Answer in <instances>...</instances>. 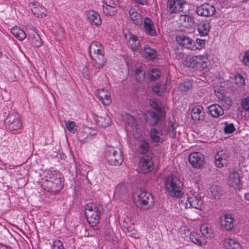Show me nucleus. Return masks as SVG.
I'll return each instance as SVG.
<instances>
[{"instance_id":"f257e3e1","label":"nucleus","mask_w":249,"mask_h":249,"mask_svg":"<svg viewBox=\"0 0 249 249\" xmlns=\"http://www.w3.org/2000/svg\"><path fill=\"white\" fill-rule=\"evenodd\" d=\"M44 179L42 184V188L49 192L57 194L63 187L62 178L60 172L56 171H45L43 173Z\"/></svg>"},{"instance_id":"f03ea898","label":"nucleus","mask_w":249,"mask_h":249,"mask_svg":"<svg viewBox=\"0 0 249 249\" xmlns=\"http://www.w3.org/2000/svg\"><path fill=\"white\" fill-rule=\"evenodd\" d=\"M165 186L170 196L172 197H179L183 194V183L176 176L171 175L167 177L165 180Z\"/></svg>"},{"instance_id":"7ed1b4c3","label":"nucleus","mask_w":249,"mask_h":249,"mask_svg":"<svg viewBox=\"0 0 249 249\" xmlns=\"http://www.w3.org/2000/svg\"><path fill=\"white\" fill-rule=\"evenodd\" d=\"M103 209L94 203L87 204L85 213L87 220L91 227L96 226L100 222Z\"/></svg>"},{"instance_id":"20e7f679","label":"nucleus","mask_w":249,"mask_h":249,"mask_svg":"<svg viewBox=\"0 0 249 249\" xmlns=\"http://www.w3.org/2000/svg\"><path fill=\"white\" fill-rule=\"evenodd\" d=\"M105 153L106 160L111 165L119 166L124 161L122 152L119 148L107 146Z\"/></svg>"},{"instance_id":"39448f33","label":"nucleus","mask_w":249,"mask_h":249,"mask_svg":"<svg viewBox=\"0 0 249 249\" xmlns=\"http://www.w3.org/2000/svg\"><path fill=\"white\" fill-rule=\"evenodd\" d=\"M207 59L205 55H194L188 58L185 62V65L194 70L202 71L207 67Z\"/></svg>"},{"instance_id":"423d86ee","label":"nucleus","mask_w":249,"mask_h":249,"mask_svg":"<svg viewBox=\"0 0 249 249\" xmlns=\"http://www.w3.org/2000/svg\"><path fill=\"white\" fill-rule=\"evenodd\" d=\"M186 207H192L195 209H199L202 205L203 201L200 195L196 192L193 190L190 191L186 194Z\"/></svg>"},{"instance_id":"0eeeda50","label":"nucleus","mask_w":249,"mask_h":249,"mask_svg":"<svg viewBox=\"0 0 249 249\" xmlns=\"http://www.w3.org/2000/svg\"><path fill=\"white\" fill-rule=\"evenodd\" d=\"M138 201L141 208L143 210L146 211L154 205L153 196L151 193L141 190L138 195Z\"/></svg>"},{"instance_id":"6e6552de","label":"nucleus","mask_w":249,"mask_h":249,"mask_svg":"<svg viewBox=\"0 0 249 249\" xmlns=\"http://www.w3.org/2000/svg\"><path fill=\"white\" fill-rule=\"evenodd\" d=\"M90 56L92 60V66L95 69H100L105 65L107 60L102 49L100 48L94 49V53L90 54Z\"/></svg>"},{"instance_id":"1a4fd4ad","label":"nucleus","mask_w":249,"mask_h":249,"mask_svg":"<svg viewBox=\"0 0 249 249\" xmlns=\"http://www.w3.org/2000/svg\"><path fill=\"white\" fill-rule=\"evenodd\" d=\"M5 123L7 128L11 131L18 130L22 126L20 115L16 112L9 114L5 119Z\"/></svg>"},{"instance_id":"9d476101","label":"nucleus","mask_w":249,"mask_h":249,"mask_svg":"<svg viewBox=\"0 0 249 249\" xmlns=\"http://www.w3.org/2000/svg\"><path fill=\"white\" fill-rule=\"evenodd\" d=\"M230 152L225 149L218 151L215 155L214 163L218 168L226 166L230 159Z\"/></svg>"},{"instance_id":"9b49d317","label":"nucleus","mask_w":249,"mask_h":249,"mask_svg":"<svg viewBox=\"0 0 249 249\" xmlns=\"http://www.w3.org/2000/svg\"><path fill=\"white\" fill-rule=\"evenodd\" d=\"M186 2L184 0H168L167 10L170 14L183 12Z\"/></svg>"},{"instance_id":"f8f14e48","label":"nucleus","mask_w":249,"mask_h":249,"mask_svg":"<svg viewBox=\"0 0 249 249\" xmlns=\"http://www.w3.org/2000/svg\"><path fill=\"white\" fill-rule=\"evenodd\" d=\"M196 13L199 16L211 17L215 15L216 9L213 5L204 3L197 7Z\"/></svg>"},{"instance_id":"ddd939ff","label":"nucleus","mask_w":249,"mask_h":249,"mask_svg":"<svg viewBox=\"0 0 249 249\" xmlns=\"http://www.w3.org/2000/svg\"><path fill=\"white\" fill-rule=\"evenodd\" d=\"M188 160L193 167L200 168L204 164L205 156L200 152H194L189 155Z\"/></svg>"},{"instance_id":"4468645a","label":"nucleus","mask_w":249,"mask_h":249,"mask_svg":"<svg viewBox=\"0 0 249 249\" xmlns=\"http://www.w3.org/2000/svg\"><path fill=\"white\" fill-rule=\"evenodd\" d=\"M139 166L142 172L148 173L154 169L153 161L150 156H144L140 159Z\"/></svg>"},{"instance_id":"2eb2a0df","label":"nucleus","mask_w":249,"mask_h":249,"mask_svg":"<svg viewBox=\"0 0 249 249\" xmlns=\"http://www.w3.org/2000/svg\"><path fill=\"white\" fill-rule=\"evenodd\" d=\"M176 41L178 44L184 48L189 50H195L196 48L193 40L184 35L177 36Z\"/></svg>"},{"instance_id":"dca6fc26","label":"nucleus","mask_w":249,"mask_h":249,"mask_svg":"<svg viewBox=\"0 0 249 249\" xmlns=\"http://www.w3.org/2000/svg\"><path fill=\"white\" fill-rule=\"evenodd\" d=\"M220 224L222 228L231 231L235 225V221L231 214H227L220 217Z\"/></svg>"},{"instance_id":"f3484780","label":"nucleus","mask_w":249,"mask_h":249,"mask_svg":"<svg viewBox=\"0 0 249 249\" xmlns=\"http://www.w3.org/2000/svg\"><path fill=\"white\" fill-rule=\"evenodd\" d=\"M29 6L33 14L37 17L43 18L46 16L47 9L39 3H31Z\"/></svg>"},{"instance_id":"a211bd4d","label":"nucleus","mask_w":249,"mask_h":249,"mask_svg":"<svg viewBox=\"0 0 249 249\" xmlns=\"http://www.w3.org/2000/svg\"><path fill=\"white\" fill-rule=\"evenodd\" d=\"M165 112L157 113L153 111H149L147 117L149 125L153 127L156 126L161 120L165 117Z\"/></svg>"},{"instance_id":"6ab92c4d","label":"nucleus","mask_w":249,"mask_h":249,"mask_svg":"<svg viewBox=\"0 0 249 249\" xmlns=\"http://www.w3.org/2000/svg\"><path fill=\"white\" fill-rule=\"evenodd\" d=\"M127 44L133 51L139 52L141 50L140 40L137 38V36L133 34H130Z\"/></svg>"},{"instance_id":"aec40b11","label":"nucleus","mask_w":249,"mask_h":249,"mask_svg":"<svg viewBox=\"0 0 249 249\" xmlns=\"http://www.w3.org/2000/svg\"><path fill=\"white\" fill-rule=\"evenodd\" d=\"M89 22L92 25L98 26L102 24V20L99 14L94 10H91L87 13Z\"/></svg>"},{"instance_id":"412c9836","label":"nucleus","mask_w":249,"mask_h":249,"mask_svg":"<svg viewBox=\"0 0 249 249\" xmlns=\"http://www.w3.org/2000/svg\"><path fill=\"white\" fill-rule=\"evenodd\" d=\"M97 95L99 100L105 106H108L111 103L110 93L107 90L100 89L97 90Z\"/></svg>"},{"instance_id":"4be33fe9","label":"nucleus","mask_w":249,"mask_h":249,"mask_svg":"<svg viewBox=\"0 0 249 249\" xmlns=\"http://www.w3.org/2000/svg\"><path fill=\"white\" fill-rule=\"evenodd\" d=\"M210 21L206 20L200 22L197 25V31L201 36H205L208 35L210 31Z\"/></svg>"},{"instance_id":"5701e85b","label":"nucleus","mask_w":249,"mask_h":249,"mask_svg":"<svg viewBox=\"0 0 249 249\" xmlns=\"http://www.w3.org/2000/svg\"><path fill=\"white\" fill-rule=\"evenodd\" d=\"M202 106H195L193 107L191 112V117L195 121H202L205 118V112L202 111Z\"/></svg>"},{"instance_id":"b1692460","label":"nucleus","mask_w":249,"mask_h":249,"mask_svg":"<svg viewBox=\"0 0 249 249\" xmlns=\"http://www.w3.org/2000/svg\"><path fill=\"white\" fill-rule=\"evenodd\" d=\"M209 114L213 118H217L224 114V110L221 106L213 104L208 107Z\"/></svg>"},{"instance_id":"393cba45","label":"nucleus","mask_w":249,"mask_h":249,"mask_svg":"<svg viewBox=\"0 0 249 249\" xmlns=\"http://www.w3.org/2000/svg\"><path fill=\"white\" fill-rule=\"evenodd\" d=\"M179 20L182 25L185 27H192L195 24L194 18L189 15H180Z\"/></svg>"},{"instance_id":"a878e982","label":"nucleus","mask_w":249,"mask_h":249,"mask_svg":"<svg viewBox=\"0 0 249 249\" xmlns=\"http://www.w3.org/2000/svg\"><path fill=\"white\" fill-rule=\"evenodd\" d=\"M94 120L98 126L103 128H106L111 123L110 118L106 114L104 115V116H96V117L94 118Z\"/></svg>"},{"instance_id":"bb28decb","label":"nucleus","mask_w":249,"mask_h":249,"mask_svg":"<svg viewBox=\"0 0 249 249\" xmlns=\"http://www.w3.org/2000/svg\"><path fill=\"white\" fill-rule=\"evenodd\" d=\"M223 245L226 249H242L238 242L231 238H225L223 240Z\"/></svg>"},{"instance_id":"cd10ccee","label":"nucleus","mask_w":249,"mask_h":249,"mask_svg":"<svg viewBox=\"0 0 249 249\" xmlns=\"http://www.w3.org/2000/svg\"><path fill=\"white\" fill-rule=\"evenodd\" d=\"M229 184L233 187H237L240 183V178L237 171L231 172L229 176Z\"/></svg>"},{"instance_id":"c85d7f7f","label":"nucleus","mask_w":249,"mask_h":249,"mask_svg":"<svg viewBox=\"0 0 249 249\" xmlns=\"http://www.w3.org/2000/svg\"><path fill=\"white\" fill-rule=\"evenodd\" d=\"M144 28L147 34L152 36L156 35V32L152 21L148 18H146L143 22Z\"/></svg>"},{"instance_id":"c756f323","label":"nucleus","mask_w":249,"mask_h":249,"mask_svg":"<svg viewBox=\"0 0 249 249\" xmlns=\"http://www.w3.org/2000/svg\"><path fill=\"white\" fill-rule=\"evenodd\" d=\"M163 135L162 130L161 128H156L152 127L150 131V137L153 142H160V137Z\"/></svg>"},{"instance_id":"7c9ffc66","label":"nucleus","mask_w":249,"mask_h":249,"mask_svg":"<svg viewBox=\"0 0 249 249\" xmlns=\"http://www.w3.org/2000/svg\"><path fill=\"white\" fill-rule=\"evenodd\" d=\"M29 38L30 41L34 47L38 48L42 45V40L36 31H33L29 35Z\"/></svg>"},{"instance_id":"2f4dec72","label":"nucleus","mask_w":249,"mask_h":249,"mask_svg":"<svg viewBox=\"0 0 249 249\" xmlns=\"http://www.w3.org/2000/svg\"><path fill=\"white\" fill-rule=\"evenodd\" d=\"M11 33L19 40L22 41L26 37V33L19 27L15 26L11 30Z\"/></svg>"},{"instance_id":"473e14b6","label":"nucleus","mask_w":249,"mask_h":249,"mask_svg":"<svg viewBox=\"0 0 249 249\" xmlns=\"http://www.w3.org/2000/svg\"><path fill=\"white\" fill-rule=\"evenodd\" d=\"M210 192L211 195L214 197L215 199H220L221 196L224 194L222 188L218 185H213L210 188Z\"/></svg>"},{"instance_id":"72a5a7b5","label":"nucleus","mask_w":249,"mask_h":249,"mask_svg":"<svg viewBox=\"0 0 249 249\" xmlns=\"http://www.w3.org/2000/svg\"><path fill=\"white\" fill-rule=\"evenodd\" d=\"M144 57L152 59L156 57L157 53L156 50L151 48L148 45H146L143 48Z\"/></svg>"},{"instance_id":"f704fd0d","label":"nucleus","mask_w":249,"mask_h":249,"mask_svg":"<svg viewBox=\"0 0 249 249\" xmlns=\"http://www.w3.org/2000/svg\"><path fill=\"white\" fill-rule=\"evenodd\" d=\"M149 149V145L148 141L143 140L140 142L139 144L138 151L141 154H145L148 152Z\"/></svg>"},{"instance_id":"c9c22d12","label":"nucleus","mask_w":249,"mask_h":249,"mask_svg":"<svg viewBox=\"0 0 249 249\" xmlns=\"http://www.w3.org/2000/svg\"><path fill=\"white\" fill-rule=\"evenodd\" d=\"M136 79L139 82H143L145 78V71L142 67H140L135 70V71Z\"/></svg>"},{"instance_id":"e433bc0d","label":"nucleus","mask_w":249,"mask_h":249,"mask_svg":"<svg viewBox=\"0 0 249 249\" xmlns=\"http://www.w3.org/2000/svg\"><path fill=\"white\" fill-rule=\"evenodd\" d=\"M150 105L152 108L157 111V113L165 112L163 106L160 103L156 102L155 100H150Z\"/></svg>"},{"instance_id":"4c0bfd02","label":"nucleus","mask_w":249,"mask_h":249,"mask_svg":"<svg viewBox=\"0 0 249 249\" xmlns=\"http://www.w3.org/2000/svg\"><path fill=\"white\" fill-rule=\"evenodd\" d=\"M192 87V83L190 81H185L181 83L178 89L179 91L185 92L189 90Z\"/></svg>"},{"instance_id":"58836bf2","label":"nucleus","mask_w":249,"mask_h":249,"mask_svg":"<svg viewBox=\"0 0 249 249\" xmlns=\"http://www.w3.org/2000/svg\"><path fill=\"white\" fill-rule=\"evenodd\" d=\"M148 75L151 81H155L161 76V72L157 69H152L150 70Z\"/></svg>"},{"instance_id":"ea45409f","label":"nucleus","mask_w":249,"mask_h":249,"mask_svg":"<svg viewBox=\"0 0 249 249\" xmlns=\"http://www.w3.org/2000/svg\"><path fill=\"white\" fill-rule=\"evenodd\" d=\"M152 89L155 93L159 96L161 95L165 90L164 85L159 83H156L153 87Z\"/></svg>"},{"instance_id":"a19ab883","label":"nucleus","mask_w":249,"mask_h":249,"mask_svg":"<svg viewBox=\"0 0 249 249\" xmlns=\"http://www.w3.org/2000/svg\"><path fill=\"white\" fill-rule=\"evenodd\" d=\"M103 11L104 14L107 16H113L117 12V9L112 8L110 7L103 6Z\"/></svg>"},{"instance_id":"79ce46f5","label":"nucleus","mask_w":249,"mask_h":249,"mask_svg":"<svg viewBox=\"0 0 249 249\" xmlns=\"http://www.w3.org/2000/svg\"><path fill=\"white\" fill-rule=\"evenodd\" d=\"M190 240L195 244L201 246L202 243L200 239H199V235L196 232H191L190 235Z\"/></svg>"},{"instance_id":"37998d69","label":"nucleus","mask_w":249,"mask_h":249,"mask_svg":"<svg viewBox=\"0 0 249 249\" xmlns=\"http://www.w3.org/2000/svg\"><path fill=\"white\" fill-rule=\"evenodd\" d=\"M125 121L126 124L131 126H135L137 124L135 118L130 114L126 115Z\"/></svg>"},{"instance_id":"c03bdc74","label":"nucleus","mask_w":249,"mask_h":249,"mask_svg":"<svg viewBox=\"0 0 249 249\" xmlns=\"http://www.w3.org/2000/svg\"><path fill=\"white\" fill-rule=\"evenodd\" d=\"M115 192L122 195H125L127 193L128 190L124 184H119L117 186Z\"/></svg>"},{"instance_id":"a18cd8bd","label":"nucleus","mask_w":249,"mask_h":249,"mask_svg":"<svg viewBox=\"0 0 249 249\" xmlns=\"http://www.w3.org/2000/svg\"><path fill=\"white\" fill-rule=\"evenodd\" d=\"M224 131L225 133H232L235 130V128L233 124L228 123L227 122L225 123Z\"/></svg>"},{"instance_id":"49530a36","label":"nucleus","mask_w":249,"mask_h":249,"mask_svg":"<svg viewBox=\"0 0 249 249\" xmlns=\"http://www.w3.org/2000/svg\"><path fill=\"white\" fill-rule=\"evenodd\" d=\"M9 142L14 147H18V144L20 142V140L18 136L14 135L9 138Z\"/></svg>"},{"instance_id":"de8ad7c7","label":"nucleus","mask_w":249,"mask_h":249,"mask_svg":"<svg viewBox=\"0 0 249 249\" xmlns=\"http://www.w3.org/2000/svg\"><path fill=\"white\" fill-rule=\"evenodd\" d=\"M66 126L71 132L74 133L76 131L75 124L74 122L71 121H65Z\"/></svg>"},{"instance_id":"09e8293b","label":"nucleus","mask_w":249,"mask_h":249,"mask_svg":"<svg viewBox=\"0 0 249 249\" xmlns=\"http://www.w3.org/2000/svg\"><path fill=\"white\" fill-rule=\"evenodd\" d=\"M177 124L175 123H172L170 127L169 128V135L172 139H175L176 136V128Z\"/></svg>"},{"instance_id":"8fccbe9b","label":"nucleus","mask_w":249,"mask_h":249,"mask_svg":"<svg viewBox=\"0 0 249 249\" xmlns=\"http://www.w3.org/2000/svg\"><path fill=\"white\" fill-rule=\"evenodd\" d=\"M102 44L97 41H93L90 44L89 48V52L90 54L91 53V51H93L94 52V49H97L98 48H100L102 49Z\"/></svg>"},{"instance_id":"3c124183","label":"nucleus","mask_w":249,"mask_h":249,"mask_svg":"<svg viewBox=\"0 0 249 249\" xmlns=\"http://www.w3.org/2000/svg\"><path fill=\"white\" fill-rule=\"evenodd\" d=\"M88 137V134L84 131H79L77 133L78 140L81 143H85L86 138Z\"/></svg>"},{"instance_id":"603ef678","label":"nucleus","mask_w":249,"mask_h":249,"mask_svg":"<svg viewBox=\"0 0 249 249\" xmlns=\"http://www.w3.org/2000/svg\"><path fill=\"white\" fill-rule=\"evenodd\" d=\"M241 61L245 66L249 67V50L244 52Z\"/></svg>"},{"instance_id":"864d4df0","label":"nucleus","mask_w":249,"mask_h":249,"mask_svg":"<svg viewBox=\"0 0 249 249\" xmlns=\"http://www.w3.org/2000/svg\"><path fill=\"white\" fill-rule=\"evenodd\" d=\"M235 81L236 84L241 85H244L245 84L244 77L239 73L235 75Z\"/></svg>"},{"instance_id":"5fc2aeb1","label":"nucleus","mask_w":249,"mask_h":249,"mask_svg":"<svg viewBox=\"0 0 249 249\" xmlns=\"http://www.w3.org/2000/svg\"><path fill=\"white\" fill-rule=\"evenodd\" d=\"M104 3L106 5L105 6L117 9V4L116 2L113 0H105Z\"/></svg>"},{"instance_id":"6e6d98bb","label":"nucleus","mask_w":249,"mask_h":249,"mask_svg":"<svg viewBox=\"0 0 249 249\" xmlns=\"http://www.w3.org/2000/svg\"><path fill=\"white\" fill-rule=\"evenodd\" d=\"M52 249H64V248L62 243L58 240L53 242Z\"/></svg>"},{"instance_id":"4d7b16f0","label":"nucleus","mask_w":249,"mask_h":249,"mask_svg":"<svg viewBox=\"0 0 249 249\" xmlns=\"http://www.w3.org/2000/svg\"><path fill=\"white\" fill-rule=\"evenodd\" d=\"M200 231L204 236L212 233V230L208 226L205 225L202 226L200 227Z\"/></svg>"},{"instance_id":"13d9d810","label":"nucleus","mask_w":249,"mask_h":249,"mask_svg":"<svg viewBox=\"0 0 249 249\" xmlns=\"http://www.w3.org/2000/svg\"><path fill=\"white\" fill-rule=\"evenodd\" d=\"M130 17L131 19L134 21L138 20L141 18V15L137 12L130 13Z\"/></svg>"},{"instance_id":"bf43d9fd","label":"nucleus","mask_w":249,"mask_h":249,"mask_svg":"<svg viewBox=\"0 0 249 249\" xmlns=\"http://www.w3.org/2000/svg\"><path fill=\"white\" fill-rule=\"evenodd\" d=\"M242 106L245 110L249 111V96L242 101Z\"/></svg>"},{"instance_id":"052dcab7","label":"nucleus","mask_w":249,"mask_h":249,"mask_svg":"<svg viewBox=\"0 0 249 249\" xmlns=\"http://www.w3.org/2000/svg\"><path fill=\"white\" fill-rule=\"evenodd\" d=\"M205 40L204 39H196V43L200 47H203L205 45Z\"/></svg>"},{"instance_id":"680f3d73","label":"nucleus","mask_w":249,"mask_h":249,"mask_svg":"<svg viewBox=\"0 0 249 249\" xmlns=\"http://www.w3.org/2000/svg\"><path fill=\"white\" fill-rule=\"evenodd\" d=\"M136 2L141 5H144L147 2V0H135Z\"/></svg>"},{"instance_id":"e2e57ef3","label":"nucleus","mask_w":249,"mask_h":249,"mask_svg":"<svg viewBox=\"0 0 249 249\" xmlns=\"http://www.w3.org/2000/svg\"><path fill=\"white\" fill-rule=\"evenodd\" d=\"M245 197L247 200H249V194H246L245 195Z\"/></svg>"},{"instance_id":"0e129e2a","label":"nucleus","mask_w":249,"mask_h":249,"mask_svg":"<svg viewBox=\"0 0 249 249\" xmlns=\"http://www.w3.org/2000/svg\"><path fill=\"white\" fill-rule=\"evenodd\" d=\"M217 92H218V93H219V92H220V93L221 95H222L223 94H224V89H222L221 90V91H218Z\"/></svg>"},{"instance_id":"69168bd1","label":"nucleus","mask_w":249,"mask_h":249,"mask_svg":"<svg viewBox=\"0 0 249 249\" xmlns=\"http://www.w3.org/2000/svg\"><path fill=\"white\" fill-rule=\"evenodd\" d=\"M85 77L87 79H89V75L88 73H87L86 74Z\"/></svg>"},{"instance_id":"338daca9","label":"nucleus","mask_w":249,"mask_h":249,"mask_svg":"<svg viewBox=\"0 0 249 249\" xmlns=\"http://www.w3.org/2000/svg\"><path fill=\"white\" fill-rule=\"evenodd\" d=\"M84 73L86 72V71H88V69L87 68H84L83 69Z\"/></svg>"},{"instance_id":"774afa93","label":"nucleus","mask_w":249,"mask_h":249,"mask_svg":"<svg viewBox=\"0 0 249 249\" xmlns=\"http://www.w3.org/2000/svg\"><path fill=\"white\" fill-rule=\"evenodd\" d=\"M248 0H243V2H247Z\"/></svg>"}]
</instances>
